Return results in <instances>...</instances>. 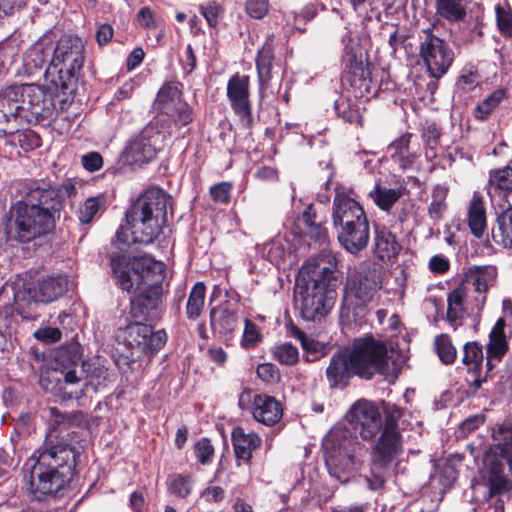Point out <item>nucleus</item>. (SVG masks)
<instances>
[{"label": "nucleus", "instance_id": "45", "mask_svg": "<svg viewBox=\"0 0 512 512\" xmlns=\"http://www.w3.org/2000/svg\"><path fill=\"white\" fill-rule=\"evenodd\" d=\"M483 361V350L477 342H468L463 348L462 363L468 367L470 372L476 373L480 370Z\"/></svg>", "mask_w": 512, "mask_h": 512}, {"label": "nucleus", "instance_id": "50", "mask_svg": "<svg viewBox=\"0 0 512 512\" xmlns=\"http://www.w3.org/2000/svg\"><path fill=\"white\" fill-rule=\"evenodd\" d=\"M274 359L287 366L295 365L299 360L298 349L291 343H283L274 347Z\"/></svg>", "mask_w": 512, "mask_h": 512}, {"label": "nucleus", "instance_id": "59", "mask_svg": "<svg viewBox=\"0 0 512 512\" xmlns=\"http://www.w3.org/2000/svg\"><path fill=\"white\" fill-rule=\"evenodd\" d=\"M428 268L434 274H444L450 268L449 259L442 254L434 255L428 262Z\"/></svg>", "mask_w": 512, "mask_h": 512}, {"label": "nucleus", "instance_id": "25", "mask_svg": "<svg viewBox=\"0 0 512 512\" xmlns=\"http://www.w3.org/2000/svg\"><path fill=\"white\" fill-rule=\"evenodd\" d=\"M341 246L351 254H358L368 245L370 238L369 221L357 222L355 225L337 231Z\"/></svg>", "mask_w": 512, "mask_h": 512}, {"label": "nucleus", "instance_id": "58", "mask_svg": "<svg viewBox=\"0 0 512 512\" xmlns=\"http://www.w3.org/2000/svg\"><path fill=\"white\" fill-rule=\"evenodd\" d=\"M268 10V0H247L246 2V11L254 19H262Z\"/></svg>", "mask_w": 512, "mask_h": 512}, {"label": "nucleus", "instance_id": "20", "mask_svg": "<svg viewBox=\"0 0 512 512\" xmlns=\"http://www.w3.org/2000/svg\"><path fill=\"white\" fill-rule=\"evenodd\" d=\"M496 276L497 271L493 266H473L467 269L459 284L476 296L475 303L485 304L487 291L495 283Z\"/></svg>", "mask_w": 512, "mask_h": 512}, {"label": "nucleus", "instance_id": "54", "mask_svg": "<svg viewBox=\"0 0 512 512\" xmlns=\"http://www.w3.org/2000/svg\"><path fill=\"white\" fill-rule=\"evenodd\" d=\"M231 190L230 182H220L210 187V195L214 202L226 204L229 202Z\"/></svg>", "mask_w": 512, "mask_h": 512}, {"label": "nucleus", "instance_id": "38", "mask_svg": "<svg viewBox=\"0 0 512 512\" xmlns=\"http://www.w3.org/2000/svg\"><path fill=\"white\" fill-rule=\"evenodd\" d=\"M493 448L506 460L512 473V427L501 425L494 429Z\"/></svg>", "mask_w": 512, "mask_h": 512}, {"label": "nucleus", "instance_id": "41", "mask_svg": "<svg viewBox=\"0 0 512 512\" xmlns=\"http://www.w3.org/2000/svg\"><path fill=\"white\" fill-rule=\"evenodd\" d=\"M492 236L495 242L512 248V209L497 218V226L493 228Z\"/></svg>", "mask_w": 512, "mask_h": 512}, {"label": "nucleus", "instance_id": "47", "mask_svg": "<svg viewBox=\"0 0 512 512\" xmlns=\"http://www.w3.org/2000/svg\"><path fill=\"white\" fill-rule=\"evenodd\" d=\"M273 49L271 44L265 43L259 50L256 67L260 82L267 81L270 78V71L272 68Z\"/></svg>", "mask_w": 512, "mask_h": 512}, {"label": "nucleus", "instance_id": "28", "mask_svg": "<svg viewBox=\"0 0 512 512\" xmlns=\"http://www.w3.org/2000/svg\"><path fill=\"white\" fill-rule=\"evenodd\" d=\"M411 138L412 134L406 133L387 147L388 155L402 170L410 169L417 158V150L411 146Z\"/></svg>", "mask_w": 512, "mask_h": 512}, {"label": "nucleus", "instance_id": "18", "mask_svg": "<svg viewBox=\"0 0 512 512\" xmlns=\"http://www.w3.org/2000/svg\"><path fill=\"white\" fill-rule=\"evenodd\" d=\"M23 99V113L34 117L36 121L48 119L53 115L55 105L52 94L35 84L20 85Z\"/></svg>", "mask_w": 512, "mask_h": 512}, {"label": "nucleus", "instance_id": "52", "mask_svg": "<svg viewBox=\"0 0 512 512\" xmlns=\"http://www.w3.org/2000/svg\"><path fill=\"white\" fill-rule=\"evenodd\" d=\"M262 340V336L255 323L249 319L244 320V331L240 341L241 347L244 349H252L256 347Z\"/></svg>", "mask_w": 512, "mask_h": 512}, {"label": "nucleus", "instance_id": "6", "mask_svg": "<svg viewBox=\"0 0 512 512\" xmlns=\"http://www.w3.org/2000/svg\"><path fill=\"white\" fill-rule=\"evenodd\" d=\"M170 197L160 188L146 190L126 213L132 242L148 245L158 238L167 222Z\"/></svg>", "mask_w": 512, "mask_h": 512}, {"label": "nucleus", "instance_id": "15", "mask_svg": "<svg viewBox=\"0 0 512 512\" xmlns=\"http://www.w3.org/2000/svg\"><path fill=\"white\" fill-rule=\"evenodd\" d=\"M120 337L124 344L140 357L145 354H154L160 350L167 341L164 330L153 331L152 327L135 321L128 324Z\"/></svg>", "mask_w": 512, "mask_h": 512}, {"label": "nucleus", "instance_id": "32", "mask_svg": "<svg viewBox=\"0 0 512 512\" xmlns=\"http://www.w3.org/2000/svg\"><path fill=\"white\" fill-rule=\"evenodd\" d=\"M181 92L176 83H165L159 90L154 108L166 116H175L179 105H181Z\"/></svg>", "mask_w": 512, "mask_h": 512}, {"label": "nucleus", "instance_id": "19", "mask_svg": "<svg viewBox=\"0 0 512 512\" xmlns=\"http://www.w3.org/2000/svg\"><path fill=\"white\" fill-rule=\"evenodd\" d=\"M332 220L336 231L367 220L363 207L351 196L337 192L332 207Z\"/></svg>", "mask_w": 512, "mask_h": 512}, {"label": "nucleus", "instance_id": "40", "mask_svg": "<svg viewBox=\"0 0 512 512\" xmlns=\"http://www.w3.org/2000/svg\"><path fill=\"white\" fill-rule=\"evenodd\" d=\"M368 195L381 210L389 211L402 196V190L400 188H388L376 183L374 189Z\"/></svg>", "mask_w": 512, "mask_h": 512}, {"label": "nucleus", "instance_id": "3", "mask_svg": "<svg viewBox=\"0 0 512 512\" xmlns=\"http://www.w3.org/2000/svg\"><path fill=\"white\" fill-rule=\"evenodd\" d=\"M78 456L75 447L49 435L25 464L33 497L42 501L62 490L74 476Z\"/></svg>", "mask_w": 512, "mask_h": 512}, {"label": "nucleus", "instance_id": "31", "mask_svg": "<svg viewBox=\"0 0 512 512\" xmlns=\"http://www.w3.org/2000/svg\"><path fill=\"white\" fill-rule=\"evenodd\" d=\"M257 253L271 263L280 266L292 258L291 245L284 237H276L256 246Z\"/></svg>", "mask_w": 512, "mask_h": 512}, {"label": "nucleus", "instance_id": "27", "mask_svg": "<svg viewBox=\"0 0 512 512\" xmlns=\"http://www.w3.org/2000/svg\"><path fill=\"white\" fill-rule=\"evenodd\" d=\"M253 417L264 425L277 423L283 414L280 402L268 395H256L253 400Z\"/></svg>", "mask_w": 512, "mask_h": 512}, {"label": "nucleus", "instance_id": "14", "mask_svg": "<svg viewBox=\"0 0 512 512\" xmlns=\"http://www.w3.org/2000/svg\"><path fill=\"white\" fill-rule=\"evenodd\" d=\"M380 287L378 272L368 266L361 267L348 279L345 295L347 309L354 305V310H359L358 313L363 312Z\"/></svg>", "mask_w": 512, "mask_h": 512}, {"label": "nucleus", "instance_id": "24", "mask_svg": "<svg viewBox=\"0 0 512 512\" xmlns=\"http://www.w3.org/2000/svg\"><path fill=\"white\" fill-rule=\"evenodd\" d=\"M342 43L344 45L346 61L349 63L350 67L354 69V76L351 80V86L357 90L355 97L369 98L375 94V91L371 90V81L368 77H366V72L362 67V61H357L356 59V54L354 52V41L351 35H344L342 38Z\"/></svg>", "mask_w": 512, "mask_h": 512}, {"label": "nucleus", "instance_id": "30", "mask_svg": "<svg viewBox=\"0 0 512 512\" xmlns=\"http://www.w3.org/2000/svg\"><path fill=\"white\" fill-rule=\"evenodd\" d=\"M505 320L499 318L489 334V343L487 345L488 370H491L494 362H498L508 350V344L505 335Z\"/></svg>", "mask_w": 512, "mask_h": 512}, {"label": "nucleus", "instance_id": "55", "mask_svg": "<svg viewBox=\"0 0 512 512\" xmlns=\"http://www.w3.org/2000/svg\"><path fill=\"white\" fill-rule=\"evenodd\" d=\"M496 20L499 30L512 37V12L500 6L496 7Z\"/></svg>", "mask_w": 512, "mask_h": 512}, {"label": "nucleus", "instance_id": "9", "mask_svg": "<svg viewBox=\"0 0 512 512\" xmlns=\"http://www.w3.org/2000/svg\"><path fill=\"white\" fill-rule=\"evenodd\" d=\"M62 365L60 368H49L40 374V386L46 392H49L63 400L79 399L83 396V383L78 379L76 369H70L64 365L68 360L76 365L80 360L78 348L72 346L67 349H61L56 357Z\"/></svg>", "mask_w": 512, "mask_h": 512}, {"label": "nucleus", "instance_id": "44", "mask_svg": "<svg viewBox=\"0 0 512 512\" xmlns=\"http://www.w3.org/2000/svg\"><path fill=\"white\" fill-rule=\"evenodd\" d=\"M448 189L443 185H436L432 190V201L428 208V213L431 219L440 220L443 213L446 211V197Z\"/></svg>", "mask_w": 512, "mask_h": 512}, {"label": "nucleus", "instance_id": "62", "mask_svg": "<svg viewBox=\"0 0 512 512\" xmlns=\"http://www.w3.org/2000/svg\"><path fill=\"white\" fill-rule=\"evenodd\" d=\"M292 335L301 342L302 348L305 351L316 352L318 350V343L309 338L303 331L294 327Z\"/></svg>", "mask_w": 512, "mask_h": 512}, {"label": "nucleus", "instance_id": "48", "mask_svg": "<svg viewBox=\"0 0 512 512\" xmlns=\"http://www.w3.org/2000/svg\"><path fill=\"white\" fill-rule=\"evenodd\" d=\"M193 480L189 475L174 474L168 479V490L179 498H186L192 492Z\"/></svg>", "mask_w": 512, "mask_h": 512}, {"label": "nucleus", "instance_id": "7", "mask_svg": "<svg viewBox=\"0 0 512 512\" xmlns=\"http://www.w3.org/2000/svg\"><path fill=\"white\" fill-rule=\"evenodd\" d=\"M325 463L331 477L344 483L364 464L367 447L346 427H334L323 440Z\"/></svg>", "mask_w": 512, "mask_h": 512}, {"label": "nucleus", "instance_id": "35", "mask_svg": "<svg viewBox=\"0 0 512 512\" xmlns=\"http://www.w3.org/2000/svg\"><path fill=\"white\" fill-rule=\"evenodd\" d=\"M232 441L236 458L245 463L250 461L252 452L257 449L261 443V439L257 434L245 433L240 427L234 428Z\"/></svg>", "mask_w": 512, "mask_h": 512}, {"label": "nucleus", "instance_id": "16", "mask_svg": "<svg viewBox=\"0 0 512 512\" xmlns=\"http://www.w3.org/2000/svg\"><path fill=\"white\" fill-rule=\"evenodd\" d=\"M345 418L365 441H372L384 425L381 411L376 403L359 399L347 411Z\"/></svg>", "mask_w": 512, "mask_h": 512}, {"label": "nucleus", "instance_id": "5", "mask_svg": "<svg viewBox=\"0 0 512 512\" xmlns=\"http://www.w3.org/2000/svg\"><path fill=\"white\" fill-rule=\"evenodd\" d=\"M61 191L52 186L29 188L13 206L16 238L29 242L49 233L55 225L54 214L61 208Z\"/></svg>", "mask_w": 512, "mask_h": 512}, {"label": "nucleus", "instance_id": "26", "mask_svg": "<svg viewBox=\"0 0 512 512\" xmlns=\"http://www.w3.org/2000/svg\"><path fill=\"white\" fill-rule=\"evenodd\" d=\"M239 317L235 310L228 306H218L210 311V325L215 334H218L228 343L233 339L238 328Z\"/></svg>", "mask_w": 512, "mask_h": 512}, {"label": "nucleus", "instance_id": "49", "mask_svg": "<svg viewBox=\"0 0 512 512\" xmlns=\"http://www.w3.org/2000/svg\"><path fill=\"white\" fill-rule=\"evenodd\" d=\"M104 205L101 196L87 198L79 207L78 219L82 224H88Z\"/></svg>", "mask_w": 512, "mask_h": 512}, {"label": "nucleus", "instance_id": "57", "mask_svg": "<svg viewBox=\"0 0 512 512\" xmlns=\"http://www.w3.org/2000/svg\"><path fill=\"white\" fill-rule=\"evenodd\" d=\"M256 373L265 383H275L280 377L278 368L272 363H262L258 365Z\"/></svg>", "mask_w": 512, "mask_h": 512}, {"label": "nucleus", "instance_id": "51", "mask_svg": "<svg viewBox=\"0 0 512 512\" xmlns=\"http://www.w3.org/2000/svg\"><path fill=\"white\" fill-rule=\"evenodd\" d=\"M435 346L439 358L445 364H451L456 359V349L448 335L442 334L435 339Z\"/></svg>", "mask_w": 512, "mask_h": 512}, {"label": "nucleus", "instance_id": "8", "mask_svg": "<svg viewBox=\"0 0 512 512\" xmlns=\"http://www.w3.org/2000/svg\"><path fill=\"white\" fill-rule=\"evenodd\" d=\"M85 45L75 35H64L53 45L52 57L45 70V77L56 89H68L84 64Z\"/></svg>", "mask_w": 512, "mask_h": 512}, {"label": "nucleus", "instance_id": "10", "mask_svg": "<svg viewBox=\"0 0 512 512\" xmlns=\"http://www.w3.org/2000/svg\"><path fill=\"white\" fill-rule=\"evenodd\" d=\"M170 137L167 121H151L142 131L127 144L123 159L130 165L152 161Z\"/></svg>", "mask_w": 512, "mask_h": 512}, {"label": "nucleus", "instance_id": "60", "mask_svg": "<svg viewBox=\"0 0 512 512\" xmlns=\"http://www.w3.org/2000/svg\"><path fill=\"white\" fill-rule=\"evenodd\" d=\"M201 14L205 17L209 26L216 27L218 24V18L221 11L219 5L215 2H210L207 5H202L200 7Z\"/></svg>", "mask_w": 512, "mask_h": 512}, {"label": "nucleus", "instance_id": "64", "mask_svg": "<svg viewBox=\"0 0 512 512\" xmlns=\"http://www.w3.org/2000/svg\"><path fill=\"white\" fill-rule=\"evenodd\" d=\"M201 498L207 502H219L224 498V490L219 486L207 487L201 493Z\"/></svg>", "mask_w": 512, "mask_h": 512}, {"label": "nucleus", "instance_id": "29", "mask_svg": "<svg viewBox=\"0 0 512 512\" xmlns=\"http://www.w3.org/2000/svg\"><path fill=\"white\" fill-rule=\"evenodd\" d=\"M401 245L394 234L386 227L377 226L374 238V254L383 262H390L397 257Z\"/></svg>", "mask_w": 512, "mask_h": 512}, {"label": "nucleus", "instance_id": "23", "mask_svg": "<svg viewBox=\"0 0 512 512\" xmlns=\"http://www.w3.org/2000/svg\"><path fill=\"white\" fill-rule=\"evenodd\" d=\"M67 276L58 275L43 278L27 288L29 299L39 303H50L61 297L68 289Z\"/></svg>", "mask_w": 512, "mask_h": 512}, {"label": "nucleus", "instance_id": "4", "mask_svg": "<svg viewBox=\"0 0 512 512\" xmlns=\"http://www.w3.org/2000/svg\"><path fill=\"white\" fill-rule=\"evenodd\" d=\"M337 259L323 254L313 263L308 262L297 279V298L300 299L302 317L314 321L326 315L334 304L338 285Z\"/></svg>", "mask_w": 512, "mask_h": 512}, {"label": "nucleus", "instance_id": "46", "mask_svg": "<svg viewBox=\"0 0 512 512\" xmlns=\"http://www.w3.org/2000/svg\"><path fill=\"white\" fill-rule=\"evenodd\" d=\"M505 97V91L497 89L487 96L481 103L474 109V116L478 120H485L492 111L501 103Z\"/></svg>", "mask_w": 512, "mask_h": 512}, {"label": "nucleus", "instance_id": "56", "mask_svg": "<svg viewBox=\"0 0 512 512\" xmlns=\"http://www.w3.org/2000/svg\"><path fill=\"white\" fill-rule=\"evenodd\" d=\"M34 337L45 344L56 343L61 339L62 332L56 327H43L34 332Z\"/></svg>", "mask_w": 512, "mask_h": 512}, {"label": "nucleus", "instance_id": "39", "mask_svg": "<svg viewBox=\"0 0 512 512\" xmlns=\"http://www.w3.org/2000/svg\"><path fill=\"white\" fill-rule=\"evenodd\" d=\"M436 13L449 22H459L466 15L467 0H435Z\"/></svg>", "mask_w": 512, "mask_h": 512}, {"label": "nucleus", "instance_id": "42", "mask_svg": "<svg viewBox=\"0 0 512 512\" xmlns=\"http://www.w3.org/2000/svg\"><path fill=\"white\" fill-rule=\"evenodd\" d=\"M206 287L203 282H197L192 287L187 304H186V315L189 319H197L204 307L205 303Z\"/></svg>", "mask_w": 512, "mask_h": 512}, {"label": "nucleus", "instance_id": "61", "mask_svg": "<svg viewBox=\"0 0 512 512\" xmlns=\"http://www.w3.org/2000/svg\"><path fill=\"white\" fill-rule=\"evenodd\" d=\"M83 167L89 172H95L102 168L103 158L98 152H89L82 156Z\"/></svg>", "mask_w": 512, "mask_h": 512}, {"label": "nucleus", "instance_id": "13", "mask_svg": "<svg viewBox=\"0 0 512 512\" xmlns=\"http://www.w3.org/2000/svg\"><path fill=\"white\" fill-rule=\"evenodd\" d=\"M29 115L23 113L20 85L8 86L0 91V137L12 136L21 131Z\"/></svg>", "mask_w": 512, "mask_h": 512}, {"label": "nucleus", "instance_id": "34", "mask_svg": "<svg viewBox=\"0 0 512 512\" xmlns=\"http://www.w3.org/2000/svg\"><path fill=\"white\" fill-rule=\"evenodd\" d=\"M53 43L47 39L35 42L25 53L24 65L29 73L42 69L52 57Z\"/></svg>", "mask_w": 512, "mask_h": 512}, {"label": "nucleus", "instance_id": "33", "mask_svg": "<svg viewBox=\"0 0 512 512\" xmlns=\"http://www.w3.org/2000/svg\"><path fill=\"white\" fill-rule=\"evenodd\" d=\"M488 194L492 201L507 198L512 194V165L490 172Z\"/></svg>", "mask_w": 512, "mask_h": 512}, {"label": "nucleus", "instance_id": "11", "mask_svg": "<svg viewBox=\"0 0 512 512\" xmlns=\"http://www.w3.org/2000/svg\"><path fill=\"white\" fill-rule=\"evenodd\" d=\"M384 412L386 414L384 425L372 449V463L381 469L389 466L402 452V436L397 423L402 415L401 409L384 404Z\"/></svg>", "mask_w": 512, "mask_h": 512}, {"label": "nucleus", "instance_id": "21", "mask_svg": "<svg viewBox=\"0 0 512 512\" xmlns=\"http://www.w3.org/2000/svg\"><path fill=\"white\" fill-rule=\"evenodd\" d=\"M476 296L468 292L464 286L458 284L447 295V320L456 323L465 316L479 314L484 304L474 302Z\"/></svg>", "mask_w": 512, "mask_h": 512}, {"label": "nucleus", "instance_id": "2", "mask_svg": "<svg viewBox=\"0 0 512 512\" xmlns=\"http://www.w3.org/2000/svg\"><path fill=\"white\" fill-rule=\"evenodd\" d=\"M112 272L121 289L128 293L145 287L131 300V314L135 318L152 319L162 304L164 263L148 256L130 260L123 254H112Z\"/></svg>", "mask_w": 512, "mask_h": 512}, {"label": "nucleus", "instance_id": "1", "mask_svg": "<svg viewBox=\"0 0 512 512\" xmlns=\"http://www.w3.org/2000/svg\"><path fill=\"white\" fill-rule=\"evenodd\" d=\"M400 372V364L388 355L387 346L373 336L354 339L351 346L333 355L326 376L333 388H344L353 375L371 379L375 374L391 378Z\"/></svg>", "mask_w": 512, "mask_h": 512}, {"label": "nucleus", "instance_id": "17", "mask_svg": "<svg viewBox=\"0 0 512 512\" xmlns=\"http://www.w3.org/2000/svg\"><path fill=\"white\" fill-rule=\"evenodd\" d=\"M419 55L429 74L441 78L447 73L454 60V52L441 38L426 32L420 43Z\"/></svg>", "mask_w": 512, "mask_h": 512}, {"label": "nucleus", "instance_id": "53", "mask_svg": "<svg viewBox=\"0 0 512 512\" xmlns=\"http://www.w3.org/2000/svg\"><path fill=\"white\" fill-rule=\"evenodd\" d=\"M194 453L198 461L202 465L209 464L212 461L214 455V448L207 438H202L196 442L194 447Z\"/></svg>", "mask_w": 512, "mask_h": 512}, {"label": "nucleus", "instance_id": "22", "mask_svg": "<svg viewBox=\"0 0 512 512\" xmlns=\"http://www.w3.org/2000/svg\"><path fill=\"white\" fill-rule=\"evenodd\" d=\"M227 96L231 102L232 109L239 116L243 125L249 126L252 122L251 109L249 104V77L233 76L227 85Z\"/></svg>", "mask_w": 512, "mask_h": 512}, {"label": "nucleus", "instance_id": "36", "mask_svg": "<svg viewBox=\"0 0 512 512\" xmlns=\"http://www.w3.org/2000/svg\"><path fill=\"white\" fill-rule=\"evenodd\" d=\"M78 379L83 383V395H85L89 389L95 393L103 389L109 380V374L108 370L102 366L83 363Z\"/></svg>", "mask_w": 512, "mask_h": 512}, {"label": "nucleus", "instance_id": "12", "mask_svg": "<svg viewBox=\"0 0 512 512\" xmlns=\"http://www.w3.org/2000/svg\"><path fill=\"white\" fill-rule=\"evenodd\" d=\"M481 478L486 488L485 499L490 502L489 511L504 512V498L512 492V482L506 477L503 464L487 455Z\"/></svg>", "mask_w": 512, "mask_h": 512}, {"label": "nucleus", "instance_id": "63", "mask_svg": "<svg viewBox=\"0 0 512 512\" xmlns=\"http://www.w3.org/2000/svg\"><path fill=\"white\" fill-rule=\"evenodd\" d=\"M457 84H458L459 88H461L464 91L472 90L478 84V78H477L476 73L469 71L467 73L462 74L459 77Z\"/></svg>", "mask_w": 512, "mask_h": 512}, {"label": "nucleus", "instance_id": "43", "mask_svg": "<svg viewBox=\"0 0 512 512\" xmlns=\"http://www.w3.org/2000/svg\"><path fill=\"white\" fill-rule=\"evenodd\" d=\"M335 111L345 122L362 125L360 108L350 99L340 97L335 101Z\"/></svg>", "mask_w": 512, "mask_h": 512}, {"label": "nucleus", "instance_id": "37", "mask_svg": "<svg viewBox=\"0 0 512 512\" xmlns=\"http://www.w3.org/2000/svg\"><path fill=\"white\" fill-rule=\"evenodd\" d=\"M468 225L472 234L481 238L486 230V211L482 198L474 194L468 209Z\"/></svg>", "mask_w": 512, "mask_h": 512}]
</instances>
